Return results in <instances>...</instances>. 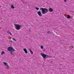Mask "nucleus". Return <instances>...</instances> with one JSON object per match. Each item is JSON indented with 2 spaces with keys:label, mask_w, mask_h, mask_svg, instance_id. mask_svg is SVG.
<instances>
[{
  "label": "nucleus",
  "mask_w": 74,
  "mask_h": 74,
  "mask_svg": "<svg viewBox=\"0 0 74 74\" xmlns=\"http://www.w3.org/2000/svg\"><path fill=\"white\" fill-rule=\"evenodd\" d=\"M40 10H41L42 14H45L48 12V9L46 8H40Z\"/></svg>",
  "instance_id": "f257e3e1"
},
{
  "label": "nucleus",
  "mask_w": 74,
  "mask_h": 74,
  "mask_svg": "<svg viewBox=\"0 0 74 74\" xmlns=\"http://www.w3.org/2000/svg\"><path fill=\"white\" fill-rule=\"evenodd\" d=\"M14 27L15 29L17 30H19L21 29V25H19L18 24H15L14 25Z\"/></svg>",
  "instance_id": "f03ea898"
},
{
  "label": "nucleus",
  "mask_w": 74,
  "mask_h": 74,
  "mask_svg": "<svg viewBox=\"0 0 74 74\" xmlns=\"http://www.w3.org/2000/svg\"><path fill=\"white\" fill-rule=\"evenodd\" d=\"M8 50L9 51H16L12 47H9L8 48Z\"/></svg>",
  "instance_id": "7ed1b4c3"
},
{
  "label": "nucleus",
  "mask_w": 74,
  "mask_h": 74,
  "mask_svg": "<svg viewBox=\"0 0 74 74\" xmlns=\"http://www.w3.org/2000/svg\"><path fill=\"white\" fill-rule=\"evenodd\" d=\"M40 55L44 59L46 58V56L47 54H45L44 53H41Z\"/></svg>",
  "instance_id": "20e7f679"
},
{
  "label": "nucleus",
  "mask_w": 74,
  "mask_h": 74,
  "mask_svg": "<svg viewBox=\"0 0 74 74\" xmlns=\"http://www.w3.org/2000/svg\"><path fill=\"white\" fill-rule=\"evenodd\" d=\"M37 14H38L39 16H42V14H41V12L40 11H39L37 12Z\"/></svg>",
  "instance_id": "39448f33"
},
{
  "label": "nucleus",
  "mask_w": 74,
  "mask_h": 74,
  "mask_svg": "<svg viewBox=\"0 0 74 74\" xmlns=\"http://www.w3.org/2000/svg\"><path fill=\"white\" fill-rule=\"evenodd\" d=\"M23 51L25 52V53H27V51L26 48H24L23 49Z\"/></svg>",
  "instance_id": "423d86ee"
},
{
  "label": "nucleus",
  "mask_w": 74,
  "mask_h": 74,
  "mask_svg": "<svg viewBox=\"0 0 74 74\" xmlns=\"http://www.w3.org/2000/svg\"><path fill=\"white\" fill-rule=\"evenodd\" d=\"M29 50L32 55L33 54V51H32V50L31 49H29Z\"/></svg>",
  "instance_id": "0eeeda50"
},
{
  "label": "nucleus",
  "mask_w": 74,
  "mask_h": 74,
  "mask_svg": "<svg viewBox=\"0 0 74 74\" xmlns=\"http://www.w3.org/2000/svg\"><path fill=\"white\" fill-rule=\"evenodd\" d=\"M51 58V56H48V55H46V58L47 59V58Z\"/></svg>",
  "instance_id": "6e6552de"
},
{
  "label": "nucleus",
  "mask_w": 74,
  "mask_h": 74,
  "mask_svg": "<svg viewBox=\"0 0 74 74\" xmlns=\"http://www.w3.org/2000/svg\"><path fill=\"white\" fill-rule=\"evenodd\" d=\"M49 12H53V10L52 8H50L49 10Z\"/></svg>",
  "instance_id": "1a4fd4ad"
},
{
  "label": "nucleus",
  "mask_w": 74,
  "mask_h": 74,
  "mask_svg": "<svg viewBox=\"0 0 74 74\" xmlns=\"http://www.w3.org/2000/svg\"><path fill=\"white\" fill-rule=\"evenodd\" d=\"M6 69H9L10 68V66H8V64L6 66Z\"/></svg>",
  "instance_id": "9d476101"
},
{
  "label": "nucleus",
  "mask_w": 74,
  "mask_h": 74,
  "mask_svg": "<svg viewBox=\"0 0 74 74\" xmlns=\"http://www.w3.org/2000/svg\"><path fill=\"white\" fill-rule=\"evenodd\" d=\"M3 64H5V66H7V63L6 62H3Z\"/></svg>",
  "instance_id": "9b49d317"
},
{
  "label": "nucleus",
  "mask_w": 74,
  "mask_h": 74,
  "mask_svg": "<svg viewBox=\"0 0 74 74\" xmlns=\"http://www.w3.org/2000/svg\"><path fill=\"white\" fill-rule=\"evenodd\" d=\"M11 8L12 9L14 8V5H12L11 6Z\"/></svg>",
  "instance_id": "f8f14e48"
},
{
  "label": "nucleus",
  "mask_w": 74,
  "mask_h": 74,
  "mask_svg": "<svg viewBox=\"0 0 74 74\" xmlns=\"http://www.w3.org/2000/svg\"><path fill=\"white\" fill-rule=\"evenodd\" d=\"M3 54H5V53H4V52L3 51L1 52V55H2Z\"/></svg>",
  "instance_id": "ddd939ff"
},
{
  "label": "nucleus",
  "mask_w": 74,
  "mask_h": 74,
  "mask_svg": "<svg viewBox=\"0 0 74 74\" xmlns=\"http://www.w3.org/2000/svg\"><path fill=\"white\" fill-rule=\"evenodd\" d=\"M67 18V19H70V16L69 15H68Z\"/></svg>",
  "instance_id": "4468645a"
},
{
  "label": "nucleus",
  "mask_w": 74,
  "mask_h": 74,
  "mask_svg": "<svg viewBox=\"0 0 74 74\" xmlns=\"http://www.w3.org/2000/svg\"><path fill=\"white\" fill-rule=\"evenodd\" d=\"M40 48H41V49H43V48H44V46H40Z\"/></svg>",
  "instance_id": "2eb2a0df"
},
{
  "label": "nucleus",
  "mask_w": 74,
  "mask_h": 74,
  "mask_svg": "<svg viewBox=\"0 0 74 74\" xmlns=\"http://www.w3.org/2000/svg\"><path fill=\"white\" fill-rule=\"evenodd\" d=\"M35 9L36 10H39V8H38L36 7L35 8Z\"/></svg>",
  "instance_id": "dca6fc26"
},
{
  "label": "nucleus",
  "mask_w": 74,
  "mask_h": 74,
  "mask_svg": "<svg viewBox=\"0 0 74 74\" xmlns=\"http://www.w3.org/2000/svg\"><path fill=\"white\" fill-rule=\"evenodd\" d=\"M10 54L11 55H13V52H12V51L10 52Z\"/></svg>",
  "instance_id": "f3484780"
},
{
  "label": "nucleus",
  "mask_w": 74,
  "mask_h": 74,
  "mask_svg": "<svg viewBox=\"0 0 74 74\" xmlns=\"http://www.w3.org/2000/svg\"><path fill=\"white\" fill-rule=\"evenodd\" d=\"M12 40H14V41H16V40H15L14 38H13L12 39Z\"/></svg>",
  "instance_id": "a211bd4d"
},
{
  "label": "nucleus",
  "mask_w": 74,
  "mask_h": 74,
  "mask_svg": "<svg viewBox=\"0 0 74 74\" xmlns=\"http://www.w3.org/2000/svg\"><path fill=\"white\" fill-rule=\"evenodd\" d=\"M47 33H48V34H50L51 33V32L49 31H48L47 32Z\"/></svg>",
  "instance_id": "6ab92c4d"
},
{
  "label": "nucleus",
  "mask_w": 74,
  "mask_h": 74,
  "mask_svg": "<svg viewBox=\"0 0 74 74\" xmlns=\"http://www.w3.org/2000/svg\"><path fill=\"white\" fill-rule=\"evenodd\" d=\"M10 32L9 31H7V33H8V34H9V33H10Z\"/></svg>",
  "instance_id": "aec40b11"
},
{
  "label": "nucleus",
  "mask_w": 74,
  "mask_h": 74,
  "mask_svg": "<svg viewBox=\"0 0 74 74\" xmlns=\"http://www.w3.org/2000/svg\"><path fill=\"white\" fill-rule=\"evenodd\" d=\"M9 34H10V35H12V34H11V33L10 32Z\"/></svg>",
  "instance_id": "412c9836"
},
{
  "label": "nucleus",
  "mask_w": 74,
  "mask_h": 74,
  "mask_svg": "<svg viewBox=\"0 0 74 74\" xmlns=\"http://www.w3.org/2000/svg\"><path fill=\"white\" fill-rule=\"evenodd\" d=\"M64 1L65 2H66V1H67V0H64Z\"/></svg>",
  "instance_id": "4be33fe9"
},
{
  "label": "nucleus",
  "mask_w": 74,
  "mask_h": 74,
  "mask_svg": "<svg viewBox=\"0 0 74 74\" xmlns=\"http://www.w3.org/2000/svg\"><path fill=\"white\" fill-rule=\"evenodd\" d=\"M72 48H74V47L73 46H72Z\"/></svg>",
  "instance_id": "5701e85b"
},
{
  "label": "nucleus",
  "mask_w": 74,
  "mask_h": 74,
  "mask_svg": "<svg viewBox=\"0 0 74 74\" xmlns=\"http://www.w3.org/2000/svg\"><path fill=\"white\" fill-rule=\"evenodd\" d=\"M71 48V47H69V48Z\"/></svg>",
  "instance_id": "b1692460"
}]
</instances>
